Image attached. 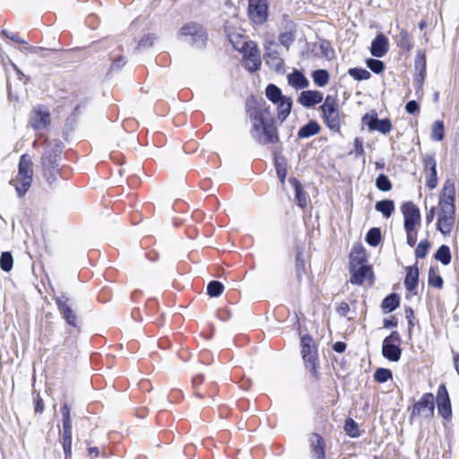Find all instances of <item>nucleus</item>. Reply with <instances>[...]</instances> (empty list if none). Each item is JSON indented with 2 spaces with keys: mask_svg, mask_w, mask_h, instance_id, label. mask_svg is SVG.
Instances as JSON below:
<instances>
[{
  "mask_svg": "<svg viewBox=\"0 0 459 459\" xmlns=\"http://www.w3.org/2000/svg\"><path fill=\"white\" fill-rule=\"evenodd\" d=\"M249 117L253 122L250 134L256 142L262 145L279 142L274 115L264 100L249 109Z\"/></svg>",
  "mask_w": 459,
  "mask_h": 459,
  "instance_id": "obj_1",
  "label": "nucleus"
},
{
  "mask_svg": "<svg viewBox=\"0 0 459 459\" xmlns=\"http://www.w3.org/2000/svg\"><path fill=\"white\" fill-rule=\"evenodd\" d=\"M43 145L44 152L40 159L43 177L48 184L52 186L56 182L59 175V161L64 144L61 141L54 139L46 140Z\"/></svg>",
  "mask_w": 459,
  "mask_h": 459,
  "instance_id": "obj_2",
  "label": "nucleus"
},
{
  "mask_svg": "<svg viewBox=\"0 0 459 459\" xmlns=\"http://www.w3.org/2000/svg\"><path fill=\"white\" fill-rule=\"evenodd\" d=\"M322 119L327 128L334 133H340L345 114L340 111L335 97L327 95L320 106Z\"/></svg>",
  "mask_w": 459,
  "mask_h": 459,
  "instance_id": "obj_3",
  "label": "nucleus"
},
{
  "mask_svg": "<svg viewBox=\"0 0 459 459\" xmlns=\"http://www.w3.org/2000/svg\"><path fill=\"white\" fill-rule=\"evenodd\" d=\"M32 166L33 162L29 154L25 153L20 157L18 174L15 178L11 181V183H13L19 197L24 196L31 186L33 177Z\"/></svg>",
  "mask_w": 459,
  "mask_h": 459,
  "instance_id": "obj_4",
  "label": "nucleus"
},
{
  "mask_svg": "<svg viewBox=\"0 0 459 459\" xmlns=\"http://www.w3.org/2000/svg\"><path fill=\"white\" fill-rule=\"evenodd\" d=\"M455 183L454 178H447L439 197V212L437 217H455Z\"/></svg>",
  "mask_w": 459,
  "mask_h": 459,
  "instance_id": "obj_5",
  "label": "nucleus"
},
{
  "mask_svg": "<svg viewBox=\"0 0 459 459\" xmlns=\"http://www.w3.org/2000/svg\"><path fill=\"white\" fill-rule=\"evenodd\" d=\"M178 35L184 37L195 48L203 49L206 47L207 34L203 26L198 23L190 22L185 24L179 30Z\"/></svg>",
  "mask_w": 459,
  "mask_h": 459,
  "instance_id": "obj_6",
  "label": "nucleus"
},
{
  "mask_svg": "<svg viewBox=\"0 0 459 459\" xmlns=\"http://www.w3.org/2000/svg\"><path fill=\"white\" fill-rule=\"evenodd\" d=\"M402 338L397 331H393L386 336L382 344V355L385 359L392 362H397L402 356V348L400 347Z\"/></svg>",
  "mask_w": 459,
  "mask_h": 459,
  "instance_id": "obj_7",
  "label": "nucleus"
},
{
  "mask_svg": "<svg viewBox=\"0 0 459 459\" xmlns=\"http://www.w3.org/2000/svg\"><path fill=\"white\" fill-rule=\"evenodd\" d=\"M434 411L435 396L432 393H425L421 398L413 404L410 419L412 420L417 417H422L429 420L434 416Z\"/></svg>",
  "mask_w": 459,
  "mask_h": 459,
  "instance_id": "obj_8",
  "label": "nucleus"
},
{
  "mask_svg": "<svg viewBox=\"0 0 459 459\" xmlns=\"http://www.w3.org/2000/svg\"><path fill=\"white\" fill-rule=\"evenodd\" d=\"M302 358L306 363L307 368L316 376L317 352L313 338L309 334H305L300 339Z\"/></svg>",
  "mask_w": 459,
  "mask_h": 459,
  "instance_id": "obj_9",
  "label": "nucleus"
},
{
  "mask_svg": "<svg viewBox=\"0 0 459 459\" xmlns=\"http://www.w3.org/2000/svg\"><path fill=\"white\" fill-rule=\"evenodd\" d=\"M264 59L265 64L275 73L284 74V60L281 57L278 45L275 42L267 41L264 44Z\"/></svg>",
  "mask_w": 459,
  "mask_h": 459,
  "instance_id": "obj_10",
  "label": "nucleus"
},
{
  "mask_svg": "<svg viewBox=\"0 0 459 459\" xmlns=\"http://www.w3.org/2000/svg\"><path fill=\"white\" fill-rule=\"evenodd\" d=\"M401 210L404 219V230H415L416 227L420 224V209L412 202L409 201L402 205Z\"/></svg>",
  "mask_w": 459,
  "mask_h": 459,
  "instance_id": "obj_11",
  "label": "nucleus"
},
{
  "mask_svg": "<svg viewBox=\"0 0 459 459\" xmlns=\"http://www.w3.org/2000/svg\"><path fill=\"white\" fill-rule=\"evenodd\" d=\"M362 123L368 126L369 131H377L383 134L390 133L393 127L389 118H378L376 111L366 113L362 117Z\"/></svg>",
  "mask_w": 459,
  "mask_h": 459,
  "instance_id": "obj_12",
  "label": "nucleus"
},
{
  "mask_svg": "<svg viewBox=\"0 0 459 459\" xmlns=\"http://www.w3.org/2000/svg\"><path fill=\"white\" fill-rule=\"evenodd\" d=\"M30 125L34 130L46 129L50 125V113L47 107L39 105L30 114Z\"/></svg>",
  "mask_w": 459,
  "mask_h": 459,
  "instance_id": "obj_13",
  "label": "nucleus"
},
{
  "mask_svg": "<svg viewBox=\"0 0 459 459\" xmlns=\"http://www.w3.org/2000/svg\"><path fill=\"white\" fill-rule=\"evenodd\" d=\"M437 407L438 414L446 420L452 418V406L448 391L445 384H441L437 387Z\"/></svg>",
  "mask_w": 459,
  "mask_h": 459,
  "instance_id": "obj_14",
  "label": "nucleus"
},
{
  "mask_svg": "<svg viewBox=\"0 0 459 459\" xmlns=\"http://www.w3.org/2000/svg\"><path fill=\"white\" fill-rule=\"evenodd\" d=\"M349 270L351 273L350 281L351 284L362 285L367 279H368L369 284L373 283L374 273L372 268L367 264L349 266Z\"/></svg>",
  "mask_w": 459,
  "mask_h": 459,
  "instance_id": "obj_15",
  "label": "nucleus"
},
{
  "mask_svg": "<svg viewBox=\"0 0 459 459\" xmlns=\"http://www.w3.org/2000/svg\"><path fill=\"white\" fill-rule=\"evenodd\" d=\"M248 14L255 23H264L268 16L266 0H249Z\"/></svg>",
  "mask_w": 459,
  "mask_h": 459,
  "instance_id": "obj_16",
  "label": "nucleus"
},
{
  "mask_svg": "<svg viewBox=\"0 0 459 459\" xmlns=\"http://www.w3.org/2000/svg\"><path fill=\"white\" fill-rule=\"evenodd\" d=\"M69 299L65 294H62L56 299V307L65 322L74 327H77V316L71 306L68 304Z\"/></svg>",
  "mask_w": 459,
  "mask_h": 459,
  "instance_id": "obj_17",
  "label": "nucleus"
},
{
  "mask_svg": "<svg viewBox=\"0 0 459 459\" xmlns=\"http://www.w3.org/2000/svg\"><path fill=\"white\" fill-rule=\"evenodd\" d=\"M423 166L425 172L429 173L426 178V185L429 189H434L437 186V162L432 155H426L423 158Z\"/></svg>",
  "mask_w": 459,
  "mask_h": 459,
  "instance_id": "obj_18",
  "label": "nucleus"
},
{
  "mask_svg": "<svg viewBox=\"0 0 459 459\" xmlns=\"http://www.w3.org/2000/svg\"><path fill=\"white\" fill-rule=\"evenodd\" d=\"M297 100L302 107L310 108L317 104H320L325 100L321 91L316 90H307L300 92Z\"/></svg>",
  "mask_w": 459,
  "mask_h": 459,
  "instance_id": "obj_19",
  "label": "nucleus"
},
{
  "mask_svg": "<svg viewBox=\"0 0 459 459\" xmlns=\"http://www.w3.org/2000/svg\"><path fill=\"white\" fill-rule=\"evenodd\" d=\"M388 39L379 32L371 42L370 54L377 58L383 57L388 52Z\"/></svg>",
  "mask_w": 459,
  "mask_h": 459,
  "instance_id": "obj_20",
  "label": "nucleus"
},
{
  "mask_svg": "<svg viewBox=\"0 0 459 459\" xmlns=\"http://www.w3.org/2000/svg\"><path fill=\"white\" fill-rule=\"evenodd\" d=\"M288 83L296 90H303L308 87L309 81L302 72L294 69L292 73L287 76Z\"/></svg>",
  "mask_w": 459,
  "mask_h": 459,
  "instance_id": "obj_21",
  "label": "nucleus"
},
{
  "mask_svg": "<svg viewBox=\"0 0 459 459\" xmlns=\"http://www.w3.org/2000/svg\"><path fill=\"white\" fill-rule=\"evenodd\" d=\"M349 258V266L367 264L366 249L360 244L354 245L351 250Z\"/></svg>",
  "mask_w": 459,
  "mask_h": 459,
  "instance_id": "obj_22",
  "label": "nucleus"
},
{
  "mask_svg": "<svg viewBox=\"0 0 459 459\" xmlns=\"http://www.w3.org/2000/svg\"><path fill=\"white\" fill-rule=\"evenodd\" d=\"M419 284V268L417 265L409 266L406 269L404 286L407 290L413 291Z\"/></svg>",
  "mask_w": 459,
  "mask_h": 459,
  "instance_id": "obj_23",
  "label": "nucleus"
},
{
  "mask_svg": "<svg viewBox=\"0 0 459 459\" xmlns=\"http://www.w3.org/2000/svg\"><path fill=\"white\" fill-rule=\"evenodd\" d=\"M311 446L313 456L315 459H325V444L324 438L319 434L314 433L312 435Z\"/></svg>",
  "mask_w": 459,
  "mask_h": 459,
  "instance_id": "obj_24",
  "label": "nucleus"
},
{
  "mask_svg": "<svg viewBox=\"0 0 459 459\" xmlns=\"http://www.w3.org/2000/svg\"><path fill=\"white\" fill-rule=\"evenodd\" d=\"M321 130V126L316 120H309L306 125L301 126L298 131L299 139L309 138L317 134Z\"/></svg>",
  "mask_w": 459,
  "mask_h": 459,
  "instance_id": "obj_25",
  "label": "nucleus"
},
{
  "mask_svg": "<svg viewBox=\"0 0 459 459\" xmlns=\"http://www.w3.org/2000/svg\"><path fill=\"white\" fill-rule=\"evenodd\" d=\"M276 104L278 119L281 122H284L291 112L293 105L292 99L287 96Z\"/></svg>",
  "mask_w": 459,
  "mask_h": 459,
  "instance_id": "obj_26",
  "label": "nucleus"
},
{
  "mask_svg": "<svg viewBox=\"0 0 459 459\" xmlns=\"http://www.w3.org/2000/svg\"><path fill=\"white\" fill-rule=\"evenodd\" d=\"M289 182L295 190V199L297 201V204L302 209L306 208L307 196L305 191L303 190L301 183L296 178H290L289 179Z\"/></svg>",
  "mask_w": 459,
  "mask_h": 459,
  "instance_id": "obj_27",
  "label": "nucleus"
},
{
  "mask_svg": "<svg viewBox=\"0 0 459 459\" xmlns=\"http://www.w3.org/2000/svg\"><path fill=\"white\" fill-rule=\"evenodd\" d=\"M400 305V297L397 293L393 292L387 295L381 303L384 313H391L394 311Z\"/></svg>",
  "mask_w": 459,
  "mask_h": 459,
  "instance_id": "obj_28",
  "label": "nucleus"
},
{
  "mask_svg": "<svg viewBox=\"0 0 459 459\" xmlns=\"http://www.w3.org/2000/svg\"><path fill=\"white\" fill-rule=\"evenodd\" d=\"M233 47L238 51L243 53V58L248 56L254 57L255 55L260 54L257 44L252 40L243 41L241 47H238L235 44H233Z\"/></svg>",
  "mask_w": 459,
  "mask_h": 459,
  "instance_id": "obj_29",
  "label": "nucleus"
},
{
  "mask_svg": "<svg viewBox=\"0 0 459 459\" xmlns=\"http://www.w3.org/2000/svg\"><path fill=\"white\" fill-rule=\"evenodd\" d=\"M375 209L382 213V215L388 219L392 216V214L394 212L395 206L394 202L391 199H384L381 201H378L375 204Z\"/></svg>",
  "mask_w": 459,
  "mask_h": 459,
  "instance_id": "obj_30",
  "label": "nucleus"
},
{
  "mask_svg": "<svg viewBox=\"0 0 459 459\" xmlns=\"http://www.w3.org/2000/svg\"><path fill=\"white\" fill-rule=\"evenodd\" d=\"M455 221V217H437V230L444 236H447L453 230Z\"/></svg>",
  "mask_w": 459,
  "mask_h": 459,
  "instance_id": "obj_31",
  "label": "nucleus"
},
{
  "mask_svg": "<svg viewBox=\"0 0 459 459\" xmlns=\"http://www.w3.org/2000/svg\"><path fill=\"white\" fill-rule=\"evenodd\" d=\"M396 45L403 50L410 52L413 44L409 33L405 30H401L399 34L395 37Z\"/></svg>",
  "mask_w": 459,
  "mask_h": 459,
  "instance_id": "obj_32",
  "label": "nucleus"
},
{
  "mask_svg": "<svg viewBox=\"0 0 459 459\" xmlns=\"http://www.w3.org/2000/svg\"><path fill=\"white\" fill-rule=\"evenodd\" d=\"M265 96L273 104L278 103L286 97L285 95L282 94L281 90L273 83H269L266 86Z\"/></svg>",
  "mask_w": 459,
  "mask_h": 459,
  "instance_id": "obj_33",
  "label": "nucleus"
},
{
  "mask_svg": "<svg viewBox=\"0 0 459 459\" xmlns=\"http://www.w3.org/2000/svg\"><path fill=\"white\" fill-rule=\"evenodd\" d=\"M311 77L316 86L325 87L329 82L330 74L325 69H317L313 71Z\"/></svg>",
  "mask_w": 459,
  "mask_h": 459,
  "instance_id": "obj_34",
  "label": "nucleus"
},
{
  "mask_svg": "<svg viewBox=\"0 0 459 459\" xmlns=\"http://www.w3.org/2000/svg\"><path fill=\"white\" fill-rule=\"evenodd\" d=\"M434 258L444 265L449 264L451 262L450 247L446 245H441L434 254Z\"/></svg>",
  "mask_w": 459,
  "mask_h": 459,
  "instance_id": "obj_35",
  "label": "nucleus"
},
{
  "mask_svg": "<svg viewBox=\"0 0 459 459\" xmlns=\"http://www.w3.org/2000/svg\"><path fill=\"white\" fill-rule=\"evenodd\" d=\"M426 54L424 50H419L415 56L414 66L415 69L419 71V75L420 76V82H422L424 79V74L426 72Z\"/></svg>",
  "mask_w": 459,
  "mask_h": 459,
  "instance_id": "obj_36",
  "label": "nucleus"
},
{
  "mask_svg": "<svg viewBox=\"0 0 459 459\" xmlns=\"http://www.w3.org/2000/svg\"><path fill=\"white\" fill-rule=\"evenodd\" d=\"M365 240L370 247H377L382 240V234H381L380 228H377V227L371 228L367 232Z\"/></svg>",
  "mask_w": 459,
  "mask_h": 459,
  "instance_id": "obj_37",
  "label": "nucleus"
},
{
  "mask_svg": "<svg viewBox=\"0 0 459 459\" xmlns=\"http://www.w3.org/2000/svg\"><path fill=\"white\" fill-rule=\"evenodd\" d=\"M261 65H262V60H261L260 54L255 55L254 57L248 56V57L243 58L244 67L251 73H255V72L258 71L261 67Z\"/></svg>",
  "mask_w": 459,
  "mask_h": 459,
  "instance_id": "obj_38",
  "label": "nucleus"
},
{
  "mask_svg": "<svg viewBox=\"0 0 459 459\" xmlns=\"http://www.w3.org/2000/svg\"><path fill=\"white\" fill-rule=\"evenodd\" d=\"M344 430L346 434L352 438L359 437L360 436L359 425L351 418H348L345 420Z\"/></svg>",
  "mask_w": 459,
  "mask_h": 459,
  "instance_id": "obj_39",
  "label": "nucleus"
},
{
  "mask_svg": "<svg viewBox=\"0 0 459 459\" xmlns=\"http://www.w3.org/2000/svg\"><path fill=\"white\" fill-rule=\"evenodd\" d=\"M445 136V126L440 120H437L432 125L431 129V139L437 142H440Z\"/></svg>",
  "mask_w": 459,
  "mask_h": 459,
  "instance_id": "obj_40",
  "label": "nucleus"
},
{
  "mask_svg": "<svg viewBox=\"0 0 459 459\" xmlns=\"http://www.w3.org/2000/svg\"><path fill=\"white\" fill-rule=\"evenodd\" d=\"M376 187L382 192H388L392 189L393 185L389 178L384 174H379L376 178Z\"/></svg>",
  "mask_w": 459,
  "mask_h": 459,
  "instance_id": "obj_41",
  "label": "nucleus"
},
{
  "mask_svg": "<svg viewBox=\"0 0 459 459\" xmlns=\"http://www.w3.org/2000/svg\"><path fill=\"white\" fill-rule=\"evenodd\" d=\"M348 74L356 81L368 80L371 77V74L361 67L350 68L348 70Z\"/></svg>",
  "mask_w": 459,
  "mask_h": 459,
  "instance_id": "obj_42",
  "label": "nucleus"
},
{
  "mask_svg": "<svg viewBox=\"0 0 459 459\" xmlns=\"http://www.w3.org/2000/svg\"><path fill=\"white\" fill-rule=\"evenodd\" d=\"M429 284L437 289L443 287L444 281L442 277L437 273V268L430 266L429 270Z\"/></svg>",
  "mask_w": 459,
  "mask_h": 459,
  "instance_id": "obj_43",
  "label": "nucleus"
},
{
  "mask_svg": "<svg viewBox=\"0 0 459 459\" xmlns=\"http://www.w3.org/2000/svg\"><path fill=\"white\" fill-rule=\"evenodd\" d=\"M13 258L11 252L5 251L1 254L0 256V268L8 273L13 269Z\"/></svg>",
  "mask_w": 459,
  "mask_h": 459,
  "instance_id": "obj_44",
  "label": "nucleus"
},
{
  "mask_svg": "<svg viewBox=\"0 0 459 459\" xmlns=\"http://www.w3.org/2000/svg\"><path fill=\"white\" fill-rule=\"evenodd\" d=\"M223 290L224 286L219 281H211L207 285V294L212 298L219 297Z\"/></svg>",
  "mask_w": 459,
  "mask_h": 459,
  "instance_id": "obj_45",
  "label": "nucleus"
},
{
  "mask_svg": "<svg viewBox=\"0 0 459 459\" xmlns=\"http://www.w3.org/2000/svg\"><path fill=\"white\" fill-rule=\"evenodd\" d=\"M392 377V371L385 368H379L374 373V378L377 383H385L391 379Z\"/></svg>",
  "mask_w": 459,
  "mask_h": 459,
  "instance_id": "obj_46",
  "label": "nucleus"
},
{
  "mask_svg": "<svg viewBox=\"0 0 459 459\" xmlns=\"http://www.w3.org/2000/svg\"><path fill=\"white\" fill-rule=\"evenodd\" d=\"M158 37L153 33L144 35L138 42L137 49H145L151 48L157 41Z\"/></svg>",
  "mask_w": 459,
  "mask_h": 459,
  "instance_id": "obj_47",
  "label": "nucleus"
},
{
  "mask_svg": "<svg viewBox=\"0 0 459 459\" xmlns=\"http://www.w3.org/2000/svg\"><path fill=\"white\" fill-rule=\"evenodd\" d=\"M367 66L375 74H379L385 70V63L375 58H368L366 61Z\"/></svg>",
  "mask_w": 459,
  "mask_h": 459,
  "instance_id": "obj_48",
  "label": "nucleus"
},
{
  "mask_svg": "<svg viewBox=\"0 0 459 459\" xmlns=\"http://www.w3.org/2000/svg\"><path fill=\"white\" fill-rule=\"evenodd\" d=\"M278 39L280 44L285 47L286 49L288 50L290 48V46L295 40V33L291 30L281 32L280 33Z\"/></svg>",
  "mask_w": 459,
  "mask_h": 459,
  "instance_id": "obj_49",
  "label": "nucleus"
},
{
  "mask_svg": "<svg viewBox=\"0 0 459 459\" xmlns=\"http://www.w3.org/2000/svg\"><path fill=\"white\" fill-rule=\"evenodd\" d=\"M429 247H430V243L427 239L421 240L418 244V246L415 249L416 258H418V259L424 258L428 255Z\"/></svg>",
  "mask_w": 459,
  "mask_h": 459,
  "instance_id": "obj_50",
  "label": "nucleus"
},
{
  "mask_svg": "<svg viewBox=\"0 0 459 459\" xmlns=\"http://www.w3.org/2000/svg\"><path fill=\"white\" fill-rule=\"evenodd\" d=\"M305 269V261L302 258V253L300 251L297 252L296 255V263H295V270L297 274V279L300 282L302 281V274Z\"/></svg>",
  "mask_w": 459,
  "mask_h": 459,
  "instance_id": "obj_51",
  "label": "nucleus"
},
{
  "mask_svg": "<svg viewBox=\"0 0 459 459\" xmlns=\"http://www.w3.org/2000/svg\"><path fill=\"white\" fill-rule=\"evenodd\" d=\"M274 166L279 179L281 183H284L287 175L286 164L283 161L281 162L278 159H275Z\"/></svg>",
  "mask_w": 459,
  "mask_h": 459,
  "instance_id": "obj_52",
  "label": "nucleus"
},
{
  "mask_svg": "<svg viewBox=\"0 0 459 459\" xmlns=\"http://www.w3.org/2000/svg\"><path fill=\"white\" fill-rule=\"evenodd\" d=\"M1 34L4 35L6 39H9L13 42H16L19 44H27L28 43L26 40L21 39L19 36V33H17V32H10L7 30H3L1 31Z\"/></svg>",
  "mask_w": 459,
  "mask_h": 459,
  "instance_id": "obj_53",
  "label": "nucleus"
},
{
  "mask_svg": "<svg viewBox=\"0 0 459 459\" xmlns=\"http://www.w3.org/2000/svg\"><path fill=\"white\" fill-rule=\"evenodd\" d=\"M62 445H72V425L63 426Z\"/></svg>",
  "mask_w": 459,
  "mask_h": 459,
  "instance_id": "obj_54",
  "label": "nucleus"
},
{
  "mask_svg": "<svg viewBox=\"0 0 459 459\" xmlns=\"http://www.w3.org/2000/svg\"><path fill=\"white\" fill-rule=\"evenodd\" d=\"M61 412L63 416V426L72 425L70 409L67 403H64V405L61 408Z\"/></svg>",
  "mask_w": 459,
  "mask_h": 459,
  "instance_id": "obj_55",
  "label": "nucleus"
},
{
  "mask_svg": "<svg viewBox=\"0 0 459 459\" xmlns=\"http://www.w3.org/2000/svg\"><path fill=\"white\" fill-rule=\"evenodd\" d=\"M405 317L408 320V333L411 334V330L414 326V313L413 309L410 307L405 308Z\"/></svg>",
  "mask_w": 459,
  "mask_h": 459,
  "instance_id": "obj_56",
  "label": "nucleus"
},
{
  "mask_svg": "<svg viewBox=\"0 0 459 459\" xmlns=\"http://www.w3.org/2000/svg\"><path fill=\"white\" fill-rule=\"evenodd\" d=\"M405 110L407 113L414 115L416 113H419L420 105L416 100H409L405 105Z\"/></svg>",
  "mask_w": 459,
  "mask_h": 459,
  "instance_id": "obj_57",
  "label": "nucleus"
},
{
  "mask_svg": "<svg viewBox=\"0 0 459 459\" xmlns=\"http://www.w3.org/2000/svg\"><path fill=\"white\" fill-rule=\"evenodd\" d=\"M126 61L123 56H119L110 65L111 71H117L126 65Z\"/></svg>",
  "mask_w": 459,
  "mask_h": 459,
  "instance_id": "obj_58",
  "label": "nucleus"
},
{
  "mask_svg": "<svg viewBox=\"0 0 459 459\" xmlns=\"http://www.w3.org/2000/svg\"><path fill=\"white\" fill-rule=\"evenodd\" d=\"M34 404L35 413H42L44 411V403L39 394H38L36 397H34Z\"/></svg>",
  "mask_w": 459,
  "mask_h": 459,
  "instance_id": "obj_59",
  "label": "nucleus"
},
{
  "mask_svg": "<svg viewBox=\"0 0 459 459\" xmlns=\"http://www.w3.org/2000/svg\"><path fill=\"white\" fill-rule=\"evenodd\" d=\"M354 152L356 156H360L364 153L363 141L361 138L356 137L354 140Z\"/></svg>",
  "mask_w": 459,
  "mask_h": 459,
  "instance_id": "obj_60",
  "label": "nucleus"
},
{
  "mask_svg": "<svg viewBox=\"0 0 459 459\" xmlns=\"http://www.w3.org/2000/svg\"><path fill=\"white\" fill-rule=\"evenodd\" d=\"M406 232V239H407V244L410 246V247H414L416 245V242H417V232H416V230H409V231H405Z\"/></svg>",
  "mask_w": 459,
  "mask_h": 459,
  "instance_id": "obj_61",
  "label": "nucleus"
},
{
  "mask_svg": "<svg viewBox=\"0 0 459 459\" xmlns=\"http://www.w3.org/2000/svg\"><path fill=\"white\" fill-rule=\"evenodd\" d=\"M337 313L342 316H346L350 311V306L346 302H342L336 308Z\"/></svg>",
  "mask_w": 459,
  "mask_h": 459,
  "instance_id": "obj_62",
  "label": "nucleus"
},
{
  "mask_svg": "<svg viewBox=\"0 0 459 459\" xmlns=\"http://www.w3.org/2000/svg\"><path fill=\"white\" fill-rule=\"evenodd\" d=\"M397 325H398V320L395 316H392L391 318H385L383 321V325L385 328L396 327Z\"/></svg>",
  "mask_w": 459,
  "mask_h": 459,
  "instance_id": "obj_63",
  "label": "nucleus"
},
{
  "mask_svg": "<svg viewBox=\"0 0 459 459\" xmlns=\"http://www.w3.org/2000/svg\"><path fill=\"white\" fill-rule=\"evenodd\" d=\"M347 345L343 342H336L333 345V350L337 353H342L345 351Z\"/></svg>",
  "mask_w": 459,
  "mask_h": 459,
  "instance_id": "obj_64",
  "label": "nucleus"
}]
</instances>
